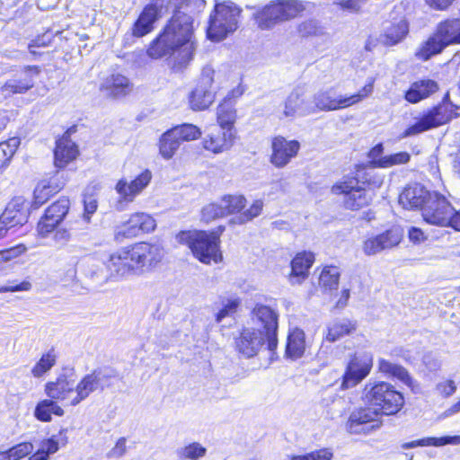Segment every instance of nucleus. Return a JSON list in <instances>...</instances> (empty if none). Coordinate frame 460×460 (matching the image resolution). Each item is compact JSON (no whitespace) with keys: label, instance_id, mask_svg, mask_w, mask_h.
<instances>
[{"label":"nucleus","instance_id":"nucleus-1","mask_svg":"<svg viewBox=\"0 0 460 460\" xmlns=\"http://www.w3.org/2000/svg\"><path fill=\"white\" fill-rule=\"evenodd\" d=\"M167 8L172 10V17L150 43L147 55L155 59L173 55L179 66H186L193 58L196 49L193 20L188 14L189 6L183 0H170Z\"/></svg>","mask_w":460,"mask_h":460},{"label":"nucleus","instance_id":"nucleus-2","mask_svg":"<svg viewBox=\"0 0 460 460\" xmlns=\"http://www.w3.org/2000/svg\"><path fill=\"white\" fill-rule=\"evenodd\" d=\"M225 227L220 226L218 231H186L177 235L179 243L187 244L195 258L200 262L210 264L220 262L223 259L219 249V236Z\"/></svg>","mask_w":460,"mask_h":460},{"label":"nucleus","instance_id":"nucleus-3","mask_svg":"<svg viewBox=\"0 0 460 460\" xmlns=\"http://www.w3.org/2000/svg\"><path fill=\"white\" fill-rule=\"evenodd\" d=\"M363 399L381 414L397 413L404 403L402 394L386 382H368L363 391Z\"/></svg>","mask_w":460,"mask_h":460},{"label":"nucleus","instance_id":"nucleus-4","mask_svg":"<svg viewBox=\"0 0 460 460\" xmlns=\"http://www.w3.org/2000/svg\"><path fill=\"white\" fill-rule=\"evenodd\" d=\"M374 89V79L370 78L368 83L357 93L347 96L338 94L334 88L330 87L316 92L312 99L313 112L317 111H331L350 107L362 102L368 97Z\"/></svg>","mask_w":460,"mask_h":460},{"label":"nucleus","instance_id":"nucleus-5","mask_svg":"<svg viewBox=\"0 0 460 460\" xmlns=\"http://www.w3.org/2000/svg\"><path fill=\"white\" fill-rule=\"evenodd\" d=\"M240 13V8L232 2L217 4L209 17L208 37L220 41L233 33L238 27Z\"/></svg>","mask_w":460,"mask_h":460},{"label":"nucleus","instance_id":"nucleus-6","mask_svg":"<svg viewBox=\"0 0 460 460\" xmlns=\"http://www.w3.org/2000/svg\"><path fill=\"white\" fill-rule=\"evenodd\" d=\"M304 10L305 6L300 1L278 0L264 6L256 14V22L261 29L268 30L296 17Z\"/></svg>","mask_w":460,"mask_h":460},{"label":"nucleus","instance_id":"nucleus-7","mask_svg":"<svg viewBox=\"0 0 460 460\" xmlns=\"http://www.w3.org/2000/svg\"><path fill=\"white\" fill-rule=\"evenodd\" d=\"M40 73L39 66H22L12 77L0 84V95L7 99L15 94H25L35 86Z\"/></svg>","mask_w":460,"mask_h":460},{"label":"nucleus","instance_id":"nucleus-8","mask_svg":"<svg viewBox=\"0 0 460 460\" xmlns=\"http://www.w3.org/2000/svg\"><path fill=\"white\" fill-rule=\"evenodd\" d=\"M128 247L137 274L156 267L164 255V248L158 243L139 242Z\"/></svg>","mask_w":460,"mask_h":460},{"label":"nucleus","instance_id":"nucleus-9","mask_svg":"<svg viewBox=\"0 0 460 460\" xmlns=\"http://www.w3.org/2000/svg\"><path fill=\"white\" fill-rule=\"evenodd\" d=\"M115 376L112 370L95 369L85 375L77 383H75V394L71 398L69 405L75 406L85 400L91 394L100 390L103 391L108 381Z\"/></svg>","mask_w":460,"mask_h":460},{"label":"nucleus","instance_id":"nucleus-10","mask_svg":"<svg viewBox=\"0 0 460 460\" xmlns=\"http://www.w3.org/2000/svg\"><path fill=\"white\" fill-rule=\"evenodd\" d=\"M448 93L444 97L442 104H439L423 113V115L413 125L408 127L403 131L402 137L404 138L416 136L447 123L451 119V113L446 105Z\"/></svg>","mask_w":460,"mask_h":460},{"label":"nucleus","instance_id":"nucleus-11","mask_svg":"<svg viewBox=\"0 0 460 460\" xmlns=\"http://www.w3.org/2000/svg\"><path fill=\"white\" fill-rule=\"evenodd\" d=\"M358 181L355 178L348 179L332 186L334 194L344 195V206L351 210L359 209L367 206L372 200V193L358 186Z\"/></svg>","mask_w":460,"mask_h":460},{"label":"nucleus","instance_id":"nucleus-12","mask_svg":"<svg viewBox=\"0 0 460 460\" xmlns=\"http://www.w3.org/2000/svg\"><path fill=\"white\" fill-rule=\"evenodd\" d=\"M215 70L211 66L203 67L199 81L190 95V107L194 111L208 109L215 100Z\"/></svg>","mask_w":460,"mask_h":460},{"label":"nucleus","instance_id":"nucleus-13","mask_svg":"<svg viewBox=\"0 0 460 460\" xmlns=\"http://www.w3.org/2000/svg\"><path fill=\"white\" fill-rule=\"evenodd\" d=\"M382 414L372 405L355 409L346 423V429L350 434H368L380 427Z\"/></svg>","mask_w":460,"mask_h":460},{"label":"nucleus","instance_id":"nucleus-14","mask_svg":"<svg viewBox=\"0 0 460 460\" xmlns=\"http://www.w3.org/2000/svg\"><path fill=\"white\" fill-rule=\"evenodd\" d=\"M453 211L454 208L444 196L432 192L423 208L422 217L430 225L447 226Z\"/></svg>","mask_w":460,"mask_h":460},{"label":"nucleus","instance_id":"nucleus-15","mask_svg":"<svg viewBox=\"0 0 460 460\" xmlns=\"http://www.w3.org/2000/svg\"><path fill=\"white\" fill-rule=\"evenodd\" d=\"M156 226L155 220L147 213L136 212L116 228L115 237L132 238L146 233H150Z\"/></svg>","mask_w":460,"mask_h":460},{"label":"nucleus","instance_id":"nucleus-16","mask_svg":"<svg viewBox=\"0 0 460 460\" xmlns=\"http://www.w3.org/2000/svg\"><path fill=\"white\" fill-rule=\"evenodd\" d=\"M105 268L110 272L111 281H119L137 274L128 246L111 253L105 261Z\"/></svg>","mask_w":460,"mask_h":460},{"label":"nucleus","instance_id":"nucleus-17","mask_svg":"<svg viewBox=\"0 0 460 460\" xmlns=\"http://www.w3.org/2000/svg\"><path fill=\"white\" fill-rule=\"evenodd\" d=\"M402 238V232L398 227H392L379 234L367 237L362 244L363 252L367 256L376 255L382 251L397 246Z\"/></svg>","mask_w":460,"mask_h":460},{"label":"nucleus","instance_id":"nucleus-18","mask_svg":"<svg viewBox=\"0 0 460 460\" xmlns=\"http://www.w3.org/2000/svg\"><path fill=\"white\" fill-rule=\"evenodd\" d=\"M252 320L263 327V332L267 337L268 349L274 350L278 344V314L270 306L258 305L252 310Z\"/></svg>","mask_w":460,"mask_h":460},{"label":"nucleus","instance_id":"nucleus-19","mask_svg":"<svg viewBox=\"0 0 460 460\" xmlns=\"http://www.w3.org/2000/svg\"><path fill=\"white\" fill-rule=\"evenodd\" d=\"M300 150V143L297 140H288L284 137H275L271 141L270 163L277 168H284Z\"/></svg>","mask_w":460,"mask_h":460},{"label":"nucleus","instance_id":"nucleus-20","mask_svg":"<svg viewBox=\"0 0 460 460\" xmlns=\"http://www.w3.org/2000/svg\"><path fill=\"white\" fill-rule=\"evenodd\" d=\"M372 365L373 362L370 356H354L346 368L341 385V388L349 389L356 386L370 373Z\"/></svg>","mask_w":460,"mask_h":460},{"label":"nucleus","instance_id":"nucleus-21","mask_svg":"<svg viewBox=\"0 0 460 460\" xmlns=\"http://www.w3.org/2000/svg\"><path fill=\"white\" fill-rule=\"evenodd\" d=\"M267 341L264 332L260 329L245 328L235 341L239 353L245 358H252L258 354Z\"/></svg>","mask_w":460,"mask_h":460},{"label":"nucleus","instance_id":"nucleus-22","mask_svg":"<svg viewBox=\"0 0 460 460\" xmlns=\"http://www.w3.org/2000/svg\"><path fill=\"white\" fill-rule=\"evenodd\" d=\"M151 179V172L149 170H145L131 181H128L125 179L119 180L115 186V190L119 195V203L132 202L135 198L149 184Z\"/></svg>","mask_w":460,"mask_h":460},{"label":"nucleus","instance_id":"nucleus-23","mask_svg":"<svg viewBox=\"0 0 460 460\" xmlns=\"http://www.w3.org/2000/svg\"><path fill=\"white\" fill-rule=\"evenodd\" d=\"M312 99L307 98L305 92L296 88L287 97L284 102L283 116L285 118L295 116H306L313 112Z\"/></svg>","mask_w":460,"mask_h":460},{"label":"nucleus","instance_id":"nucleus-24","mask_svg":"<svg viewBox=\"0 0 460 460\" xmlns=\"http://www.w3.org/2000/svg\"><path fill=\"white\" fill-rule=\"evenodd\" d=\"M164 6L163 0H155L147 4L133 26V35L143 37L153 30V25L160 16Z\"/></svg>","mask_w":460,"mask_h":460},{"label":"nucleus","instance_id":"nucleus-25","mask_svg":"<svg viewBox=\"0 0 460 460\" xmlns=\"http://www.w3.org/2000/svg\"><path fill=\"white\" fill-rule=\"evenodd\" d=\"M45 392L51 399L69 402L75 394V379L72 376L62 374L56 381L47 383Z\"/></svg>","mask_w":460,"mask_h":460},{"label":"nucleus","instance_id":"nucleus-26","mask_svg":"<svg viewBox=\"0 0 460 460\" xmlns=\"http://www.w3.org/2000/svg\"><path fill=\"white\" fill-rule=\"evenodd\" d=\"M234 134L230 128H217L208 134L203 141V147L215 154L228 150L234 144Z\"/></svg>","mask_w":460,"mask_h":460},{"label":"nucleus","instance_id":"nucleus-27","mask_svg":"<svg viewBox=\"0 0 460 460\" xmlns=\"http://www.w3.org/2000/svg\"><path fill=\"white\" fill-rule=\"evenodd\" d=\"M2 222L6 221L12 227L23 226L29 217V203L23 197L13 198L1 215Z\"/></svg>","mask_w":460,"mask_h":460},{"label":"nucleus","instance_id":"nucleus-28","mask_svg":"<svg viewBox=\"0 0 460 460\" xmlns=\"http://www.w3.org/2000/svg\"><path fill=\"white\" fill-rule=\"evenodd\" d=\"M432 192L427 190L420 184L410 185L399 196V203L406 209L420 208L426 206L428 199Z\"/></svg>","mask_w":460,"mask_h":460},{"label":"nucleus","instance_id":"nucleus-29","mask_svg":"<svg viewBox=\"0 0 460 460\" xmlns=\"http://www.w3.org/2000/svg\"><path fill=\"white\" fill-rule=\"evenodd\" d=\"M101 91L113 98L128 95L133 89L129 79L121 74H112L107 76L101 84Z\"/></svg>","mask_w":460,"mask_h":460},{"label":"nucleus","instance_id":"nucleus-30","mask_svg":"<svg viewBox=\"0 0 460 460\" xmlns=\"http://www.w3.org/2000/svg\"><path fill=\"white\" fill-rule=\"evenodd\" d=\"M314 261V255L309 252L297 253L291 261L289 280L292 284L301 283L308 275V270Z\"/></svg>","mask_w":460,"mask_h":460},{"label":"nucleus","instance_id":"nucleus-31","mask_svg":"<svg viewBox=\"0 0 460 460\" xmlns=\"http://www.w3.org/2000/svg\"><path fill=\"white\" fill-rule=\"evenodd\" d=\"M78 155L76 145L67 137H63L57 141L54 151L55 165L58 168H64Z\"/></svg>","mask_w":460,"mask_h":460},{"label":"nucleus","instance_id":"nucleus-32","mask_svg":"<svg viewBox=\"0 0 460 460\" xmlns=\"http://www.w3.org/2000/svg\"><path fill=\"white\" fill-rule=\"evenodd\" d=\"M438 90L437 82L431 79H424L414 82L405 93V99L411 103H417L428 98Z\"/></svg>","mask_w":460,"mask_h":460},{"label":"nucleus","instance_id":"nucleus-33","mask_svg":"<svg viewBox=\"0 0 460 460\" xmlns=\"http://www.w3.org/2000/svg\"><path fill=\"white\" fill-rule=\"evenodd\" d=\"M409 26L405 20H400L397 22L392 23L385 29L376 40L384 46H394L401 42L408 34Z\"/></svg>","mask_w":460,"mask_h":460},{"label":"nucleus","instance_id":"nucleus-34","mask_svg":"<svg viewBox=\"0 0 460 460\" xmlns=\"http://www.w3.org/2000/svg\"><path fill=\"white\" fill-rule=\"evenodd\" d=\"M357 324L355 322L347 319H335L326 327L325 340L334 342L346 335H349L356 331Z\"/></svg>","mask_w":460,"mask_h":460},{"label":"nucleus","instance_id":"nucleus-35","mask_svg":"<svg viewBox=\"0 0 460 460\" xmlns=\"http://www.w3.org/2000/svg\"><path fill=\"white\" fill-rule=\"evenodd\" d=\"M305 350V332L301 329L296 328L288 336L286 354L288 358L296 359L303 356Z\"/></svg>","mask_w":460,"mask_h":460},{"label":"nucleus","instance_id":"nucleus-36","mask_svg":"<svg viewBox=\"0 0 460 460\" xmlns=\"http://www.w3.org/2000/svg\"><path fill=\"white\" fill-rule=\"evenodd\" d=\"M436 34L447 45L460 42V20L454 19L441 22Z\"/></svg>","mask_w":460,"mask_h":460},{"label":"nucleus","instance_id":"nucleus-37","mask_svg":"<svg viewBox=\"0 0 460 460\" xmlns=\"http://www.w3.org/2000/svg\"><path fill=\"white\" fill-rule=\"evenodd\" d=\"M447 444L452 445H459L460 444V436H446L441 438H425L418 440H413L411 442H405L402 444V448L409 449L417 447H441Z\"/></svg>","mask_w":460,"mask_h":460},{"label":"nucleus","instance_id":"nucleus-38","mask_svg":"<svg viewBox=\"0 0 460 460\" xmlns=\"http://www.w3.org/2000/svg\"><path fill=\"white\" fill-rule=\"evenodd\" d=\"M181 146L180 140L171 129L164 132L159 139V153L163 158L171 159Z\"/></svg>","mask_w":460,"mask_h":460},{"label":"nucleus","instance_id":"nucleus-39","mask_svg":"<svg viewBox=\"0 0 460 460\" xmlns=\"http://www.w3.org/2000/svg\"><path fill=\"white\" fill-rule=\"evenodd\" d=\"M217 119L220 128L232 130L236 119V111L233 102L224 100L217 107Z\"/></svg>","mask_w":460,"mask_h":460},{"label":"nucleus","instance_id":"nucleus-40","mask_svg":"<svg viewBox=\"0 0 460 460\" xmlns=\"http://www.w3.org/2000/svg\"><path fill=\"white\" fill-rule=\"evenodd\" d=\"M447 45L435 33L430 37L416 53V56L422 60H428L432 56L440 53Z\"/></svg>","mask_w":460,"mask_h":460},{"label":"nucleus","instance_id":"nucleus-41","mask_svg":"<svg viewBox=\"0 0 460 460\" xmlns=\"http://www.w3.org/2000/svg\"><path fill=\"white\" fill-rule=\"evenodd\" d=\"M86 276L96 286L102 287L111 280L110 272L105 268V261L102 263H92L86 270Z\"/></svg>","mask_w":460,"mask_h":460},{"label":"nucleus","instance_id":"nucleus-42","mask_svg":"<svg viewBox=\"0 0 460 460\" xmlns=\"http://www.w3.org/2000/svg\"><path fill=\"white\" fill-rule=\"evenodd\" d=\"M25 251V247L18 245L0 251V275L6 274L12 269L14 260Z\"/></svg>","mask_w":460,"mask_h":460},{"label":"nucleus","instance_id":"nucleus-43","mask_svg":"<svg viewBox=\"0 0 460 460\" xmlns=\"http://www.w3.org/2000/svg\"><path fill=\"white\" fill-rule=\"evenodd\" d=\"M340 275L341 273L337 267L326 266L320 274L319 284L324 289H336L339 284Z\"/></svg>","mask_w":460,"mask_h":460},{"label":"nucleus","instance_id":"nucleus-44","mask_svg":"<svg viewBox=\"0 0 460 460\" xmlns=\"http://www.w3.org/2000/svg\"><path fill=\"white\" fill-rule=\"evenodd\" d=\"M225 217L240 212L246 204L243 195H226L220 200Z\"/></svg>","mask_w":460,"mask_h":460},{"label":"nucleus","instance_id":"nucleus-45","mask_svg":"<svg viewBox=\"0 0 460 460\" xmlns=\"http://www.w3.org/2000/svg\"><path fill=\"white\" fill-rule=\"evenodd\" d=\"M33 445L30 442L20 443L6 451L0 452V460H20L33 451Z\"/></svg>","mask_w":460,"mask_h":460},{"label":"nucleus","instance_id":"nucleus-46","mask_svg":"<svg viewBox=\"0 0 460 460\" xmlns=\"http://www.w3.org/2000/svg\"><path fill=\"white\" fill-rule=\"evenodd\" d=\"M70 201L66 198H61L57 202L49 206L45 214L47 217L53 219L59 224L69 209Z\"/></svg>","mask_w":460,"mask_h":460},{"label":"nucleus","instance_id":"nucleus-47","mask_svg":"<svg viewBox=\"0 0 460 460\" xmlns=\"http://www.w3.org/2000/svg\"><path fill=\"white\" fill-rule=\"evenodd\" d=\"M298 34L303 38L320 37L325 34L324 28L314 19L305 20L297 26Z\"/></svg>","mask_w":460,"mask_h":460},{"label":"nucleus","instance_id":"nucleus-48","mask_svg":"<svg viewBox=\"0 0 460 460\" xmlns=\"http://www.w3.org/2000/svg\"><path fill=\"white\" fill-rule=\"evenodd\" d=\"M57 356L53 349L43 354L31 369L34 377H40L56 364Z\"/></svg>","mask_w":460,"mask_h":460},{"label":"nucleus","instance_id":"nucleus-49","mask_svg":"<svg viewBox=\"0 0 460 460\" xmlns=\"http://www.w3.org/2000/svg\"><path fill=\"white\" fill-rule=\"evenodd\" d=\"M172 130L181 144L183 141L195 140L201 136V130L193 124H182L172 128Z\"/></svg>","mask_w":460,"mask_h":460},{"label":"nucleus","instance_id":"nucleus-50","mask_svg":"<svg viewBox=\"0 0 460 460\" xmlns=\"http://www.w3.org/2000/svg\"><path fill=\"white\" fill-rule=\"evenodd\" d=\"M207 453V448L198 442H193L177 450V455L181 458L188 460H199Z\"/></svg>","mask_w":460,"mask_h":460},{"label":"nucleus","instance_id":"nucleus-51","mask_svg":"<svg viewBox=\"0 0 460 460\" xmlns=\"http://www.w3.org/2000/svg\"><path fill=\"white\" fill-rule=\"evenodd\" d=\"M58 442L54 438L45 439L40 443L39 449L30 456L29 460H48L49 455L58 450Z\"/></svg>","mask_w":460,"mask_h":460},{"label":"nucleus","instance_id":"nucleus-52","mask_svg":"<svg viewBox=\"0 0 460 460\" xmlns=\"http://www.w3.org/2000/svg\"><path fill=\"white\" fill-rule=\"evenodd\" d=\"M240 303V299L237 297L222 299L221 308H218L215 314L217 323L222 322L227 316H232L236 312Z\"/></svg>","mask_w":460,"mask_h":460},{"label":"nucleus","instance_id":"nucleus-53","mask_svg":"<svg viewBox=\"0 0 460 460\" xmlns=\"http://www.w3.org/2000/svg\"><path fill=\"white\" fill-rule=\"evenodd\" d=\"M411 155L407 152H399L396 154L384 155L376 162L377 168H389L394 165L405 164L410 161Z\"/></svg>","mask_w":460,"mask_h":460},{"label":"nucleus","instance_id":"nucleus-54","mask_svg":"<svg viewBox=\"0 0 460 460\" xmlns=\"http://www.w3.org/2000/svg\"><path fill=\"white\" fill-rule=\"evenodd\" d=\"M20 145L18 137H12L5 142L0 143V162L6 165Z\"/></svg>","mask_w":460,"mask_h":460},{"label":"nucleus","instance_id":"nucleus-55","mask_svg":"<svg viewBox=\"0 0 460 460\" xmlns=\"http://www.w3.org/2000/svg\"><path fill=\"white\" fill-rule=\"evenodd\" d=\"M332 456V451L323 448L301 456L288 455L285 460H331Z\"/></svg>","mask_w":460,"mask_h":460},{"label":"nucleus","instance_id":"nucleus-56","mask_svg":"<svg viewBox=\"0 0 460 460\" xmlns=\"http://www.w3.org/2000/svg\"><path fill=\"white\" fill-rule=\"evenodd\" d=\"M225 217L221 203H210L201 210V220L208 223L216 218Z\"/></svg>","mask_w":460,"mask_h":460},{"label":"nucleus","instance_id":"nucleus-57","mask_svg":"<svg viewBox=\"0 0 460 460\" xmlns=\"http://www.w3.org/2000/svg\"><path fill=\"white\" fill-rule=\"evenodd\" d=\"M54 192L52 187L46 182L39 183L34 190V204L36 207L44 204Z\"/></svg>","mask_w":460,"mask_h":460},{"label":"nucleus","instance_id":"nucleus-58","mask_svg":"<svg viewBox=\"0 0 460 460\" xmlns=\"http://www.w3.org/2000/svg\"><path fill=\"white\" fill-rule=\"evenodd\" d=\"M262 207L263 202L261 200H255L247 210L238 217L237 223L244 224L258 217L262 210Z\"/></svg>","mask_w":460,"mask_h":460},{"label":"nucleus","instance_id":"nucleus-59","mask_svg":"<svg viewBox=\"0 0 460 460\" xmlns=\"http://www.w3.org/2000/svg\"><path fill=\"white\" fill-rule=\"evenodd\" d=\"M58 225V224L57 222L51 218L47 217V215L44 214V216L38 223L37 230L41 236H46L48 234L52 232Z\"/></svg>","mask_w":460,"mask_h":460},{"label":"nucleus","instance_id":"nucleus-60","mask_svg":"<svg viewBox=\"0 0 460 460\" xmlns=\"http://www.w3.org/2000/svg\"><path fill=\"white\" fill-rule=\"evenodd\" d=\"M48 403V400H43L41 402H40L36 408H35V411H34V415L35 417L40 420V421H44V422H48V421H50L51 420V414H50V411L49 410V406L47 405Z\"/></svg>","mask_w":460,"mask_h":460},{"label":"nucleus","instance_id":"nucleus-61","mask_svg":"<svg viewBox=\"0 0 460 460\" xmlns=\"http://www.w3.org/2000/svg\"><path fill=\"white\" fill-rule=\"evenodd\" d=\"M31 288V283L28 280H24L21 283H16L15 281H12V282H10L9 285L0 287V293L29 291Z\"/></svg>","mask_w":460,"mask_h":460},{"label":"nucleus","instance_id":"nucleus-62","mask_svg":"<svg viewBox=\"0 0 460 460\" xmlns=\"http://www.w3.org/2000/svg\"><path fill=\"white\" fill-rule=\"evenodd\" d=\"M436 389L439 394L447 397L456 392V386L454 381L446 380L438 383L436 386Z\"/></svg>","mask_w":460,"mask_h":460},{"label":"nucleus","instance_id":"nucleus-63","mask_svg":"<svg viewBox=\"0 0 460 460\" xmlns=\"http://www.w3.org/2000/svg\"><path fill=\"white\" fill-rule=\"evenodd\" d=\"M392 376L397 378L408 386H412L413 380L408 371L402 366L397 365Z\"/></svg>","mask_w":460,"mask_h":460},{"label":"nucleus","instance_id":"nucleus-64","mask_svg":"<svg viewBox=\"0 0 460 460\" xmlns=\"http://www.w3.org/2000/svg\"><path fill=\"white\" fill-rule=\"evenodd\" d=\"M392 376L397 378L408 386H412L413 380L408 371L402 366L397 365Z\"/></svg>","mask_w":460,"mask_h":460}]
</instances>
